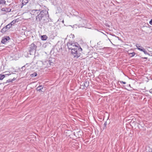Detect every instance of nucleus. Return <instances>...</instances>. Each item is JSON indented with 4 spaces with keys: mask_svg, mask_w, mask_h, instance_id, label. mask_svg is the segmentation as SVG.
<instances>
[{
    "mask_svg": "<svg viewBox=\"0 0 152 152\" xmlns=\"http://www.w3.org/2000/svg\"><path fill=\"white\" fill-rule=\"evenodd\" d=\"M8 30L6 26L4 27L1 30V32L2 33H4Z\"/></svg>",
    "mask_w": 152,
    "mask_h": 152,
    "instance_id": "nucleus-7",
    "label": "nucleus"
},
{
    "mask_svg": "<svg viewBox=\"0 0 152 152\" xmlns=\"http://www.w3.org/2000/svg\"><path fill=\"white\" fill-rule=\"evenodd\" d=\"M43 88L42 86H39L37 88V90L38 91H42V89H43Z\"/></svg>",
    "mask_w": 152,
    "mask_h": 152,
    "instance_id": "nucleus-10",
    "label": "nucleus"
},
{
    "mask_svg": "<svg viewBox=\"0 0 152 152\" xmlns=\"http://www.w3.org/2000/svg\"><path fill=\"white\" fill-rule=\"evenodd\" d=\"M25 66H23L22 68H21V69H24V68H25Z\"/></svg>",
    "mask_w": 152,
    "mask_h": 152,
    "instance_id": "nucleus-26",
    "label": "nucleus"
},
{
    "mask_svg": "<svg viewBox=\"0 0 152 152\" xmlns=\"http://www.w3.org/2000/svg\"><path fill=\"white\" fill-rule=\"evenodd\" d=\"M37 47V46L33 43L31 45L29 50L31 54L32 53L35 52Z\"/></svg>",
    "mask_w": 152,
    "mask_h": 152,
    "instance_id": "nucleus-3",
    "label": "nucleus"
},
{
    "mask_svg": "<svg viewBox=\"0 0 152 152\" xmlns=\"http://www.w3.org/2000/svg\"><path fill=\"white\" fill-rule=\"evenodd\" d=\"M119 82L121 83H123L124 84H126V82H124V81H120Z\"/></svg>",
    "mask_w": 152,
    "mask_h": 152,
    "instance_id": "nucleus-21",
    "label": "nucleus"
},
{
    "mask_svg": "<svg viewBox=\"0 0 152 152\" xmlns=\"http://www.w3.org/2000/svg\"><path fill=\"white\" fill-rule=\"evenodd\" d=\"M11 26H12L11 25H10V24H9L6 26V27L8 30L11 28Z\"/></svg>",
    "mask_w": 152,
    "mask_h": 152,
    "instance_id": "nucleus-15",
    "label": "nucleus"
},
{
    "mask_svg": "<svg viewBox=\"0 0 152 152\" xmlns=\"http://www.w3.org/2000/svg\"><path fill=\"white\" fill-rule=\"evenodd\" d=\"M18 22V20H17L16 21V22Z\"/></svg>",
    "mask_w": 152,
    "mask_h": 152,
    "instance_id": "nucleus-27",
    "label": "nucleus"
},
{
    "mask_svg": "<svg viewBox=\"0 0 152 152\" xmlns=\"http://www.w3.org/2000/svg\"><path fill=\"white\" fill-rule=\"evenodd\" d=\"M4 3H5V1H4L3 0H0V4H3L4 3Z\"/></svg>",
    "mask_w": 152,
    "mask_h": 152,
    "instance_id": "nucleus-19",
    "label": "nucleus"
},
{
    "mask_svg": "<svg viewBox=\"0 0 152 152\" xmlns=\"http://www.w3.org/2000/svg\"><path fill=\"white\" fill-rule=\"evenodd\" d=\"M89 82L86 81L84 84H83L84 86L85 87H87L88 85Z\"/></svg>",
    "mask_w": 152,
    "mask_h": 152,
    "instance_id": "nucleus-13",
    "label": "nucleus"
},
{
    "mask_svg": "<svg viewBox=\"0 0 152 152\" xmlns=\"http://www.w3.org/2000/svg\"><path fill=\"white\" fill-rule=\"evenodd\" d=\"M62 22L63 23H64V20H63L62 21Z\"/></svg>",
    "mask_w": 152,
    "mask_h": 152,
    "instance_id": "nucleus-28",
    "label": "nucleus"
},
{
    "mask_svg": "<svg viewBox=\"0 0 152 152\" xmlns=\"http://www.w3.org/2000/svg\"><path fill=\"white\" fill-rule=\"evenodd\" d=\"M16 20H13L9 24L12 26V25H14L16 23Z\"/></svg>",
    "mask_w": 152,
    "mask_h": 152,
    "instance_id": "nucleus-14",
    "label": "nucleus"
},
{
    "mask_svg": "<svg viewBox=\"0 0 152 152\" xmlns=\"http://www.w3.org/2000/svg\"><path fill=\"white\" fill-rule=\"evenodd\" d=\"M150 24L152 25V20H151L149 22Z\"/></svg>",
    "mask_w": 152,
    "mask_h": 152,
    "instance_id": "nucleus-22",
    "label": "nucleus"
},
{
    "mask_svg": "<svg viewBox=\"0 0 152 152\" xmlns=\"http://www.w3.org/2000/svg\"><path fill=\"white\" fill-rule=\"evenodd\" d=\"M149 92L151 93H152V89H151L150 90V91H149Z\"/></svg>",
    "mask_w": 152,
    "mask_h": 152,
    "instance_id": "nucleus-25",
    "label": "nucleus"
},
{
    "mask_svg": "<svg viewBox=\"0 0 152 152\" xmlns=\"http://www.w3.org/2000/svg\"><path fill=\"white\" fill-rule=\"evenodd\" d=\"M67 45L69 49L71 50V53L73 55L74 58H77L80 56V52H82V49L77 43L69 41L67 43Z\"/></svg>",
    "mask_w": 152,
    "mask_h": 152,
    "instance_id": "nucleus-1",
    "label": "nucleus"
},
{
    "mask_svg": "<svg viewBox=\"0 0 152 152\" xmlns=\"http://www.w3.org/2000/svg\"><path fill=\"white\" fill-rule=\"evenodd\" d=\"M48 38V37L46 35L41 36V39L42 40H45Z\"/></svg>",
    "mask_w": 152,
    "mask_h": 152,
    "instance_id": "nucleus-8",
    "label": "nucleus"
},
{
    "mask_svg": "<svg viewBox=\"0 0 152 152\" xmlns=\"http://www.w3.org/2000/svg\"><path fill=\"white\" fill-rule=\"evenodd\" d=\"M107 125V122H105L104 124V127L103 128L104 129L106 128V126Z\"/></svg>",
    "mask_w": 152,
    "mask_h": 152,
    "instance_id": "nucleus-20",
    "label": "nucleus"
},
{
    "mask_svg": "<svg viewBox=\"0 0 152 152\" xmlns=\"http://www.w3.org/2000/svg\"><path fill=\"white\" fill-rule=\"evenodd\" d=\"M5 77V75H0V80H2Z\"/></svg>",
    "mask_w": 152,
    "mask_h": 152,
    "instance_id": "nucleus-12",
    "label": "nucleus"
},
{
    "mask_svg": "<svg viewBox=\"0 0 152 152\" xmlns=\"http://www.w3.org/2000/svg\"><path fill=\"white\" fill-rule=\"evenodd\" d=\"M15 77H14L13 79H9L8 80H7L6 81V82L5 83H10V82H12L13 81L15 80Z\"/></svg>",
    "mask_w": 152,
    "mask_h": 152,
    "instance_id": "nucleus-11",
    "label": "nucleus"
},
{
    "mask_svg": "<svg viewBox=\"0 0 152 152\" xmlns=\"http://www.w3.org/2000/svg\"><path fill=\"white\" fill-rule=\"evenodd\" d=\"M136 46L137 48L140 51H142L143 50L142 49H144L142 47L140 46L139 44H137Z\"/></svg>",
    "mask_w": 152,
    "mask_h": 152,
    "instance_id": "nucleus-6",
    "label": "nucleus"
},
{
    "mask_svg": "<svg viewBox=\"0 0 152 152\" xmlns=\"http://www.w3.org/2000/svg\"><path fill=\"white\" fill-rule=\"evenodd\" d=\"M31 77H35L37 75V74L36 73H34L33 74L31 75Z\"/></svg>",
    "mask_w": 152,
    "mask_h": 152,
    "instance_id": "nucleus-16",
    "label": "nucleus"
},
{
    "mask_svg": "<svg viewBox=\"0 0 152 152\" xmlns=\"http://www.w3.org/2000/svg\"><path fill=\"white\" fill-rule=\"evenodd\" d=\"M48 15V12L46 10H41L36 16V19L37 21L42 22L45 20V18Z\"/></svg>",
    "mask_w": 152,
    "mask_h": 152,
    "instance_id": "nucleus-2",
    "label": "nucleus"
},
{
    "mask_svg": "<svg viewBox=\"0 0 152 152\" xmlns=\"http://www.w3.org/2000/svg\"><path fill=\"white\" fill-rule=\"evenodd\" d=\"M100 42H99V43H100ZM99 43V42L98 43V44Z\"/></svg>",
    "mask_w": 152,
    "mask_h": 152,
    "instance_id": "nucleus-30",
    "label": "nucleus"
},
{
    "mask_svg": "<svg viewBox=\"0 0 152 152\" xmlns=\"http://www.w3.org/2000/svg\"><path fill=\"white\" fill-rule=\"evenodd\" d=\"M3 9H4L3 8L2 9V10H3V11H4V10H3Z\"/></svg>",
    "mask_w": 152,
    "mask_h": 152,
    "instance_id": "nucleus-29",
    "label": "nucleus"
},
{
    "mask_svg": "<svg viewBox=\"0 0 152 152\" xmlns=\"http://www.w3.org/2000/svg\"><path fill=\"white\" fill-rule=\"evenodd\" d=\"M40 10H32L31 12L33 13V15H36V14L37 15L38 14V13L39 12V11Z\"/></svg>",
    "mask_w": 152,
    "mask_h": 152,
    "instance_id": "nucleus-5",
    "label": "nucleus"
},
{
    "mask_svg": "<svg viewBox=\"0 0 152 152\" xmlns=\"http://www.w3.org/2000/svg\"><path fill=\"white\" fill-rule=\"evenodd\" d=\"M135 53L134 52L131 53L130 54L131 57H132L134 56L135 55Z\"/></svg>",
    "mask_w": 152,
    "mask_h": 152,
    "instance_id": "nucleus-18",
    "label": "nucleus"
},
{
    "mask_svg": "<svg viewBox=\"0 0 152 152\" xmlns=\"http://www.w3.org/2000/svg\"><path fill=\"white\" fill-rule=\"evenodd\" d=\"M29 0H23L22 1V5L23 6L26 4L28 3V1Z\"/></svg>",
    "mask_w": 152,
    "mask_h": 152,
    "instance_id": "nucleus-9",
    "label": "nucleus"
},
{
    "mask_svg": "<svg viewBox=\"0 0 152 152\" xmlns=\"http://www.w3.org/2000/svg\"><path fill=\"white\" fill-rule=\"evenodd\" d=\"M10 75V74H6L4 75H5V77H6V76H7V75L9 76V75Z\"/></svg>",
    "mask_w": 152,
    "mask_h": 152,
    "instance_id": "nucleus-24",
    "label": "nucleus"
},
{
    "mask_svg": "<svg viewBox=\"0 0 152 152\" xmlns=\"http://www.w3.org/2000/svg\"><path fill=\"white\" fill-rule=\"evenodd\" d=\"M10 39V38L9 37L6 36L3 38L1 41V42L3 44H6L8 43L9 42V40Z\"/></svg>",
    "mask_w": 152,
    "mask_h": 152,
    "instance_id": "nucleus-4",
    "label": "nucleus"
},
{
    "mask_svg": "<svg viewBox=\"0 0 152 152\" xmlns=\"http://www.w3.org/2000/svg\"><path fill=\"white\" fill-rule=\"evenodd\" d=\"M142 51L145 54H148L149 55V54L145 50V49H142Z\"/></svg>",
    "mask_w": 152,
    "mask_h": 152,
    "instance_id": "nucleus-17",
    "label": "nucleus"
},
{
    "mask_svg": "<svg viewBox=\"0 0 152 152\" xmlns=\"http://www.w3.org/2000/svg\"><path fill=\"white\" fill-rule=\"evenodd\" d=\"M149 152H152V149H149Z\"/></svg>",
    "mask_w": 152,
    "mask_h": 152,
    "instance_id": "nucleus-23",
    "label": "nucleus"
}]
</instances>
